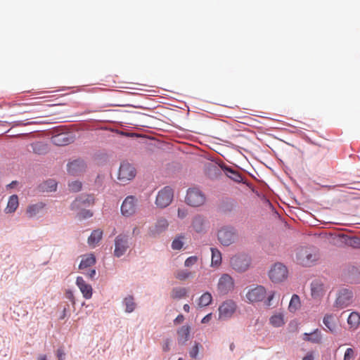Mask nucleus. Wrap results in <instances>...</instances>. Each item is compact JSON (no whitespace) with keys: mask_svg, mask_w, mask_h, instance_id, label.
Listing matches in <instances>:
<instances>
[{"mask_svg":"<svg viewBox=\"0 0 360 360\" xmlns=\"http://www.w3.org/2000/svg\"><path fill=\"white\" fill-rule=\"evenodd\" d=\"M274 295L275 292L271 291L268 294L266 299H265L266 295L265 288L262 285H256L248 289L245 298L249 303H255L264 300L265 305L269 307L271 305V300L274 299Z\"/></svg>","mask_w":360,"mask_h":360,"instance_id":"nucleus-1","label":"nucleus"},{"mask_svg":"<svg viewBox=\"0 0 360 360\" xmlns=\"http://www.w3.org/2000/svg\"><path fill=\"white\" fill-rule=\"evenodd\" d=\"M319 259V252L310 248H303L297 254V259L303 266H311Z\"/></svg>","mask_w":360,"mask_h":360,"instance_id":"nucleus-2","label":"nucleus"},{"mask_svg":"<svg viewBox=\"0 0 360 360\" xmlns=\"http://www.w3.org/2000/svg\"><path fill=\"white\" fill-rule=\"evenodd\" d=\"M230 264L234 271L243 273L250 267L251 258L246 254H238L231 258Z\"/></svg>","mask_w":360,"mask_h":360,"instance_id":"nucleus-3","label":"nucleus"},{"mask_svg":"<svg viewBox=\"0 0 360 360\" xmlns=\"http://www.w3.org/2000/svg\"><path fill=\"white\" fill-rule=\"evenodd\" d=\"M288 276L287 267L282 263L277 262L271 266L269 271V279L274 283L283 282Z\"/></svg>","mask_w":360,"mask_h":360,"instance_id":"nucleus-4","label":"nucleus"},{"mask_svg":"<svg viewBox=\"0 0 360 360\" xmlns=\"http://www.w3.org/2000/svg\"><path fill=\"white\" fill-rule=\"evenodd\" d=\"M136 176V169L130 163L123 162L121 163L117 179L120 184H125L132 180Z\"/></svg>","mask_w":360,"mask_h":360,"instance_id":"nucleus-5","label":"nucleus"},{"mask_svg":"<svg viewBox=\"0 0 360 360\" xmlns=\"http://www.w3.org/2000/svg\"><path fill=\"white\" fill-rule=\"evenodd\" d=\"M174 198V191L169 186H165L162 188L156 196L155 204L160 208H165L169 206Z\"/></svg>","mask_w":360,"mask_h":360,"instance_id":"nucleus-6","label":"nucleus"},{"mask_svg":"<svg viewBox=\"0 0 360 360\" xmlns=\"http://www.w3.org/2000/svg\"><path fill=\"white\" fill-rule=\"evenodd\" d=\"M186 201L191 206L198 207L204 204L205 197L200 190L191 188L187 192Z\"/></svg>","mask_w":360,"mask_h":360,"instance_id":"nucleus-7","label":"nucleus"},{"mask_svg":"<svg viewBox=\"0 0 360 360\" xmlns=\"http://www.w3.org/2000/svg\"><path fill=\"white\" fill-rule=\"evenodd\" d=\"M217 237L221 245L229 246L235 241L236 233L232 228L223 227L219 230Z\"/></svg>","mask_w":360,"mask_h":360,"instance_id":"nucleus-8","label":"nucleus"},{"mask_svg":"<svg viewBox=\"0 0 360 360\" xmlns=\"http://www.w3.org/2000/svg\"><path fill=\"white\" fill-rule=\"evenodd\" d=\"M234 289V281L228 274H224L219 279L217 290L221 295H226Z\"/></svg>","mask_w":360,"mask_h":360,"instance_id":"nucleus-9","label":"nucleus"},{"mask_svg":"<svg viewBox=\"0 0 360 360\" xmlns=\"http://www.w3.org/2000/svg\"><path fill=\"white\" fill-rule=\"evenodd\" d=\"M129 248V238L126 235H118L115 240L114 255L117 257L124 255Z\"/></svg>","mask_w":360,"mask_h":360,"instance_id":"nucleus-10","label":"nucleus"},{"mask_svg":"<svg viewBox=\"0 0 360 360\" xmlns=\"http://www.w3.org/2000/svg\"><path fill=\"white\" fill-rule=\"evenodd\" d=\"M95 199L93 195H81L71 204V210L78 211L94 203Z\"/></svg>","mask_w":360,"mask_h":360,"instance_id":"nucleus-11","label":"nucleus"},{"mask_svg":"<svg viewBox=\"0 0 360 360\" xmlns=\"http://www.w3.org/2000/svg\"><path fill=\"white\" fill-rule=\"evenodd\" d=\"M137 200L133 195L127 196L121 206L122 214L124 217L132 216L136 211Z\"/></svg>","mask_w":360,"mask_h":360,"instance_id":"nucleus-12","label":"nucleus"},{"mask_svg":"<svg viewBox=\"0 0 360 360\" xmlns=\"http://www.w3.org/2000/svg\"><path fill=\"white\" fill-rule=\"evenodd\" d=\"M352 292L347 289L340 291L334 306L338 309L348 307L352 302Z\"/></svg>","mask_w":360,"mask_h":360,"instance_id":"nucleus-13","label":"nucleus"},{"mask_svg":"<svg viewBox=\"0 0 360 360\" xmlns=\"http://www.w3.org/2000/svg\"><path fill=\"white\" fill-rule=\"evenodd\" d=\"M236 305L232 300H227L221 304L219 308V318L227 319L235 312Z\"/></svg>","mask_w":360,"mask_h":360,"instance_id":"nucleus-14","label":"nucleus"},{"mask_svg":"<svg viewBox=\"0 0 360 360\" xmlns=\"http://www.w3.org/2000/svg\"><path fill=\"white\" fill-rule=\"evenodd\" d=\"M86 168V165L84 160L78 159L75 160L68 165V172L71 175H79L83 173Z\"/></svg>","mask_w":360,"mask_h":360,"instance_id":"nucleus-15","label":"nucleus"},{"mask_svg":"<svg viewBox=\"0 0 360 360\" xmlns=\"http://www.w3.org/2000/svg\"><path fill=\"white\" fill-rule=\"evenodd\" d=\"M73 141V137L68 133H60L51 137V142L58 146H66Z\"/></svg>","mask_w":360,"mask_h":360,"instance_id":"nucleus-16","label":"nucleus"},{"mask_svg":"<svg viewBox=\"0 0 360 360\" xmlns=\"http://www.w3.org/2000/svg\"><path fill=\"white\" fill-rule=\"evenodd\" d=\"M76 284L85 299L88 300L91 298L93 294L92 287L91 285L86 283L82 277L78 276L77 278Z\"/></svg>","mask_w":360,"mask_h":360,"instance_id":"nucleus-17","label":"nucleus"},{"mask_svg":"<svg viewBox=\"0 0 360 360\" xmlns=\"http://www.w3.org/2000/svg\"><path fill=\"white\" fill-rule=\"evenodd\" d=\"M45 207V204L39 202L33 205H30L27 207L26 214L27 217L32 218L41 213Z\"/></svg>","mask_w":360,"mask_h":360,"instance_id":"nucleus-18","label":"nucleus"},{"mask_svg":"<svg viewBox=\"0 0 360 360\" xmlns=\"http://www.w3.org/2000/svg\"><path fill=\"white\" fill-rule=\"evenodd\" d=\"M191 327L189 326H183L177 330L178 342L180 345H184L189 339Z\"/></svg>","mask_w":360,"mask_h":360,"instance_id":"nucleus-19","label":"nucleus"},{"mask_svg":"<svg viewBox=\"0 0 360 360\" xmlns=\"http://www.w3.org/2000/svg\"><path fill=\"white\" fill-rule=\"evenodd\" d=\"M168 225L169 224L166 219L160 218L158 219L155 226L150 229V233L153 235L159 234L165 231L167 229Z\"/></svg>","mask_w":360,"mask_h":360,"instance_id":"nucleus-20","label":"nucleus"},{"mask_svg":"<svg viewBox=\"0 0 360 360\" xmlns=\"http://www.w3.org/2000/svg\"><path fill=\"white\" fill-rule=\"evenodd\" d=\"M347 323L349 325V328L351 330H356L360 325V314L356 311L352 312L348 319Z\"/></svg>","mask_w":360,"mask_h":360,"instance_id":"nucleus-21","label":"nucleus"},{"mask_svg":"<svg viewBox=\"0 0 360 360\" xmlns=\"http://www.w3.org/2000/svg\"><path fill=\"white\" fill-rule=\"evenodd\" d=\"M321 334L319 329H316L310 333H305L303 334V340L312 343H320L321 342Z\"/></svg>","mask_w":360,"mask_h":360,"instance_id":"nucleus-22","label":"nucleus"},{"mask_svg":"<svg viewBox=\"0 0 360 360\" xmlns=\"http://www.w3.org/2000/svg\"><path fill=\"white\" fill-rule=\"evenodd\" d=\"M96 263V258L94 255H86L82 258L81 262L79 265V269L84 270L93 266Z\"/></svg>","mask_w":360,"mask_h":360,"instance_id":"nucleus-23","label":"nucleus"},{"mask_svg":"<svg viewBox=\"0 0 360 360\" xmlns=\"http://www.w3.org/2000/svg\"><path fill=\"white\" fill-rule=\"evenodd\" d=\"M206 225V221L202 217L196 216L194 217L192 226L196 232H202L205 229Z\"/></svg>","mask_w":360,"mask_h":360,"instance_id":"nucleus-24","label":"nucleus"},{"mask_svg":"<svg viewBox=\"0 0 360 360\" xmlns=\"http://www.w3.org/2000/svg\"><path fill=\"white\" fill-rule=\"evenodd\" d=\"M19 205L18 198L16 195H11L8 201L7 206L5 208V212L13 213L14 212Z\"/></svg>","mask_w":360,"mask_h":360,"instance_id":"nucleus-25","label":"nucleus"},{"mask_svg":"<svg viewBox=\"0 0 360 360\" xmlns=\"http://www.w3.org/2000/svg\"><path fill=\"white\" fill-rule=\"evenodd\" d=\"M188 290L184 287H176L174 288L172 291L170 296L172 299L179 300L184 298L187 296Z\"/></svg>","mask_w":360,"mask_h":360,"instance_id":"nucleus-26","label":"nucleus"},{"mask_svg":"<svg viewBox=\"0 0 360 360\" xmlns=\"http://www.w3.org/2000/svg\"><path fill=\"white\" fill-rule=\"evenodd\" d=\"M212 260H211V266L212 267H219L221 264V254L219 250L217 248H212Z\"/></svg>","mask_w":360,"mask_h":360,"instance_id":"nucleus-27","label":"nucleus"},{"mask_svg":"<svg viewBox=\"0 0 360 360\" xmlns=\"http://www.w3.org/2000/svg\"><path fill=\"white\" fill-rule=\"evenodd\" d=\"M103 232L100 229L94 230L88 238V243L95 247L102 238Z\"/></svg>","mask_w":360,"mask_h":360,"instance_id":"nucleus-28","label":"nucleus"},{"mask_svg":"<svg viewBox=\"0 0 360 360\" xmlns=\"http://www.w3.org/2000/svg\"><path fill=\"white\" fill-rule=\"evenodd\" d=\"M323 322L330 332L335 333L336 331V324L333 316L326 314L323 318Z\"/></svg>","mask_w":360,"mask_h":360,"instance_id":"nucleus-29","label":"nucleus"},{"mask_svg":"<svg viewBox=\"0 0 360 360\" xmlns=\"http://www.w3.org/2000/svg\"><path fill=\"white\" fill-rule=\"evenodd\" d=\"M269 321H270V323L274 327H280V326H283L285 323L284 316L281 313H278V314L273 315L270 318Z\"/></svg>","mask_w":360,"mask_h":360,"instance_id":"nucleus-30","label":"nucleus"},{"mask_svg":"<svg viewBox=\"0 0 360 360\" xmlns=\"http://www.w3.org/2000/svg\"><path fill=\"white\" fill-rule=\"evenodd\" d=\"M323 294V284L318 281H315L311 283V295L314 297L319 296Z\"/></svg>","mask_w":360,"mask_h":360,"instance_id":"nucleus-31","label":"nucleus"},{"mask_svg":"<svg viewBox=\"0 0 360 360\" xmlns=\"http://www.w3.org/2000/svg\"><path fill=\"white\" fill-rule=\"evenodd\" d=\"M225 172L226 176L233 180L236 182H240L243 181V177L240 175V174L231 168L229 167H225Z\"/></svg>","mask_w":360,"mask_h":360,"instance_id":"nucleus-32","label":"nucleus"},{"mask_svg":"<svg viewBox=\"0 0 360 360\" xmlns=\"http://www.w3.org/2000/svg\"><path fill=\"white\" fill-rule=\"evenodd\" d=\"M174 276L176 279L183 281L193 277V274L187 269H180L176 271Z\"/></svg>","mask_w":360,"mask_h":360,"instance_id":"nucleus-33","label":"nucleus"},{"mask_svg":"<svg viewBox=\"0 0 360 360\" xmlns=\"http://www.w3.org/2000/svg\"><path fill=\"white\" fill-rule=\"evenodd\" d=\"M212 300V295L207 292L202 294L199 298L198 305L200 307H206L208 306Z\"/></svg>","mask_w":360,"mask_h":360,"instance_id":"nucleus-34","label":"nucleus"},{"mask_svg":"<svg viewBox=\"0 0 360 360\" xmlns=\"http://www.w3.org/2000/svg\"><path fill=\"white\" fill-rule=\"evenodd\" d=\"M32 148L34 153L37 154H44L47 151V146L41 142H36L32 144Z\"/></svg>","mask_w":360,"mask_h":360,"instance_id":"nucleus-35","label":"nucleus"},{"mask_svg":"<svg viewBox=\"0 0 360 360\" xmlns=\"http://www.w3.org/2000/svg\"><path fill=\"white\" fill-rule=\"evenodd\" d=\"M124 304L126 307L125 311L127 313H131L134 310L136 304L134 301V297L132 296L129 295L125 297L124 300Z\"/></svg>","mask_w":360,"mask_h":360,"instance_id":"nucleus-36","label":"nucleus"},{"mask_svg":"<svg viewBox=\"0 0 360 360\" xmlns=\"http://www.w3.org/2000/svg\"><path fill=\"white\" fill-rule=\"evenodd\" d=\"M184 236H181L176 238L172 243V248L173 250H181L184 245L183 243Z\"/></svg>","mask_w":360,"mask_h":360,"instance_id":"nucleus-37","label":"nucleus"},{"mask_svg":"<svg viewBox=\"0 0 360 360\" xmlns=\"http://www.w3.org/2000/svg\"><path fill=\"white\" fill-rule=\"evenodd\" d=\"M198 261L197 256H191L188 257L184 262V266L186 267H191L195 265Z\"/></svg>","mask_w":360,"mask_h":360,"instance_id":"nucleus-38","label":"nucleus"},{"mask_svg":"<svg viewBox=\"0 0 360 360\" xmlns=\"http://www.w3.org/2000/svg\"><path fill=\"white\" fill-rule=\"evenodd\" d=\"M79 211L80 212L77 214V216L80 219H87L93 216L92 212L86 210L84 208L79 210Z\"/></svg>","mask_w":360,"mask_h":360,"instance_id":"nucleus-39","label":"nucleus"},{"mask_svg":"<svg viewBox=\"0 0 360 360\" xmlns=\"http://www.w3.org/2000/svg\"><path fill=\"white\" fill-rule=\"evenodd\" d=\"M68 186L70 191L73 192H77L80 191L82 188V183L78 181H75L69 184Z\"/></svg>","mask_w":360,"mask_h":360,"instance_id":"nucleus-40","label":"nucleus"},{"mask_svg":"<svg viewBox=\"0 0 360 360\" xmlns=\"http://www.w3.org/2000/svg\"><path fill=\"white\" fill-rule=\"evenodd\" d=\"M355 357L354 351L352 348H347L345 351L343 360H354Z\"/></svg>","mask_w":360,"mask_h":360,"instance_id":"nucleus-41","label":"nucleus"},{"mask_svg":"<svg viewBox=\"0 0 360 360\" xmlns=\"http://www.w3.org/2000/svg\"><path fill=\"white\" fill-rule=\"evenodd\" d=\"M199 352V344L195 343V345L191 349L189 355L192 359H197Z\"/></svg>","mask_w":360,"mask_h":360,"instance_id":"nucleus-42","label":"nucleus"},{"mask_svg":"<svg viewBox=\"0 0 360 360\" xmlns=\"http://www.w3.org/2000/svg\"><path fill=\"white\" fill-rule=\"evenodd\" d=\"M41 122H25L24 121L20 120L13 122V127H21L26 126L28 124H40Z\"/></svg>","mask_w":360,"mask_h":360,"instance_id":"nucleus-43","label":"nucleus"},{"mask_svg":"<svg viewBox=\"0 0 360 360\" xmlns=\"http://www.w3.org/2000/svg\"><path fill=\"white\" fill-rule=\"evenodd\" d=\"M56 356L58 360H65V353L63 347H60L56 350Z\"/></svg>","mask_w":360,"mask_h":360,"instance_id":"nucleus-44","label":"nucleus"},{"mask_svg":"<svg viewBox=\"0 0 360 360\" xmlns=\"http://www.w3.org/2000/svg\"><path fill=\"white\" fill-rule=\"evenodd\" d=\"M46 184L49 188V191H54L56 190L57 188V184L53 180H49L46 182Z\"/></svg>","mask_w":360,"mask_h":360,"instance_id":"nucleus-45","label":"nucleus"},{"mask_svg":"<svg viewBox=\"0 0 360 360\" xmlns=\"http://www.w3.org/2000/svg\"><path fill=\"white\" fill-rule=\"evenodd\" d=\"M188 211L184 207H179L178 208V217L180 219H184L187 216Z\"/></svg>","mask_w":360,"mask_h":360,"instance_id":"nucleus-46","label":"nucleus"},{"mask_svg":"<svg viewBox=\"0 0 360 360\" xmlns=\"http://www.w3.org/2000/svg\"><path fill=\"white\" fill-rule=\"evenodd\" d=\"M351 245L355 248H360V238L354 237L352 239Z\"/></svg>","mask_w":360,"mask_h":360,"instance_id":"nucleus-47","label":"nucleus"},{"mask_svg":"<svg viewBox=\"0 0 360 360\" xmlns=\"http://www.w3.org/2000/svg\"><path fill=\"white\" fill-rule=\"evenodd\" d=\"M83 274H86L89 278L93 279L95 277L96 272L95 269H91L87 272H83Z\"/></svg>","mask_w":360,"mask_h":360,"instance_id":"nucleus-48","label":"nucleus"},{"mask_svg":"<svg viewBox=\"0 0 360 360\" xmlns=\"http://www.w3.org/2000/svg\"><path fill=\"white\" fill-rule=\"evenodd\" d=\"M162 349L164 352H168L169 351L170 349V341L169 340H167L163 346H162Z\"/></svg>","mask_w":360,"mask_h":360,"instance_id":"nucleus-49","label":"nucleus"},{"mask_svg":"<svg viewBox=\"0 0 360 360\" xmlns=\"http://www.w3.org/2000/svg\"><path fill=\"white\" fill-rule=\"evenodd\" d=\"M293 299H294V309H296L297 304L299 307L300 305V298H299L298 295H297L296 294H294Z\"/></svg>","mask_w":360,"mask_h":360,"instance_id":"nucleus-50","label":"nucleus"},{"mask_svg":"<svg viewBox=\"0 0 360 360\" xmlns=\"http://www.w3.org/2000/svg\"><path fill=\"white\" fill-rule=\"evenodd\" d=\"M184 316L181 314L177 316V317L174 319V323L175 324H179V323H181L184 321Z\"/></svg>","mask_w":360,"mask_h":360,"instance_id":"nucleus-51","label":"nucleus"},{"mask_svg":"<svg viewBox=\"0 0 360 360\" xmlns=\"http://www.w3.org/2000/svg\"><path fill=\"white\" fill-rule=\"evenodd\" d=\"M302 360H314V356L312 352H309Z\"/></svg>","mask_w":360,"mask_h":360,"instance_id":"nucleus-52","label":"nucleus"},{"mask_svg":"<svg viewBox=\"0 0 360 360\" xmlns=\"http://www.w3.org/2000/svg\"><path fill=\"white\" fill-rule=\"evenodd\" d=\"M211 318H212V314H209L206 315V316H205L202 319L201 322H202V323H207V322H209V321H210Z\"/></svg>","mask_w":360,"mask_h":360,"instance_id":"nucleus-53","label":"nucleus"},{"mask_svg":"<svg viewBox=\"0 0 360 360\" xmlns=\"http://www.w3.org/2000/svg\"><path fill=\"white\" fill-rule=\"evenodd\" d=\"M66 297H67V298L70 300L73 303L75 302V301H74V295H73V293L71 291H68L66 292Z\"/></svg>","mask_w":360,"mask_h":360,"instance_id":"nucleus-54","label":"nucleus"},{"mask_svg":"<svg viewBox=\"0 0 360 360\" xmlns=\"http://www.w3.org/2000/svg\"><path fill=\"white\" fill-rule=\"evenodd\" d=\"M38 360H48V359H47L46 355H45V354H40L38 356Z\"/></svg>","mask_w":360,"mask_h":360,"instance_id":"nucleus-55","label":"nucleus"},{"mask_svg":"<svg viewBox=\"0 0 360 360\" xmlns=\"http://www.w3.org/2000/svg\"><path fill=\"white\" fill-rule=\"evenodd\" d=\"M183 309L185 311L188 312L190 310V307L188 304H186L184 305Z\"/></svg>","mask_w":360,"mask_h":360,"instance_id":"nucleus-56","label":"nucleus"},{"mask_svg":"<svg viewBox=\"0 0 360 360\" xmlns=\"http://www.w3.org/2000/svg\"><path fill=\"white\" fill-rule=\"evenodd\" d=\"M65 315H66V309L65 308V309H63V313H62V316H60V319H64V317L65 316Z\"/></svg>","mask_w":360,"mask_h":360,"instance_id":"nucleus-57","label":"nucleus"},{"mask_svg":"<svg viewBox=\"0 0 360 360\" xmlns=\"http://www.w3.org/2000/svg\"><path fill=\"white\" fill-rule=\"evenodd\" d=\"M266 202L268 204L270 208L274 209L273 205H271L269 200H266Z\"/></svg>","mask_w":360,"mask_h":360,"instance_id":"nucleus-58","label":"nucleus"},{"mask_svg":"<svg viewBox=\"0 0 360 360\" xmlns=\"http://www.w3.org/2000/svg\"><path fill=\"white\" fill-rule=\"evenodd\" d=\"M292 305V297L290 299V302H289V308L291 307V306Z\"/></svg>","mask_w":360,"mask_h":360,"instance_id":"nucleus-59","label":"nucleus"},{"mask_svg":"<svg viewBox=\"0 0 360 360\" xmlns=\"http://www.w3.org/2000/svg\"><path fill=\"white\" fill-rule=\"evenodd\" d=\"M52 114L45 113L44 115H41V117H48L51 115Z\"/></svg>","mask_w":360,"mask_h":360,"instance_id":"nucleus-60","label":"nucleus"},{"mask_svg":"<svg viewBox=\"0 0 360 360\" xmlns=\"http://www.w3.org/2000/svg\"><path fill=\"white\" fill-rule=\"evenodd\" d=\"M15 182L12 181V183L10 184V186H14V184H15Z\"/></svg>","mask_w":360,"mask_h":360,"instance_id":"nucleus-61","label":"nucleus"},{"mask_svg":"<svg viewBox=\"0 0 360 360\" xmlns=\"http://www.w3.org/2000/svg\"><path fill=\"white\" fill-rule=\"evenodd\" d=\"M15 182L12 181V183L10 184V186H14V184H15Z\"/></svg>","mask_w":360,"mask_h":360,"instance_id":"nucleus-62","label":"nucleus"},{"mask_svg":"<svg viewBox=\"0 0 360 360\" xmlns=\"http://www.w3.org/2000/svg\"><path fill=\"white\" fill-rule=\"evenodd\" d=\"M233 344L231 345V349H233Z\"/></svg>","mask_w":360,"mask_h":360,"instance_id":"nucleus-63","label":"nucleus"},{"mask_svg":"<svg viewBox=\"0 0 360 360\" xmlns=\"http://www.w3.org/2000/svg\"><path fill=\"white\" fill-rule=\"evenodd\" d=\"M178 360H183L181 358H179Z\"/></svg>","mask_w":360,"mask_h":360,"instance_id":"nucleus-64","label":"nucleus"}]
</instances>
